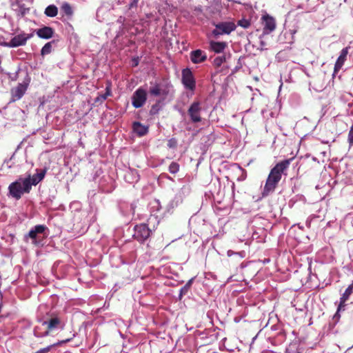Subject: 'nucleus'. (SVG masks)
Wrapping results in <instances>:
<instances>
[{
    "instance_id": "nucleus-1",
    "label": "nucleus",
    "mask_w": 353,
    "mask_h": 353,
    "mask_svg": "<svg viewBox=\"0 0 353 353\" xmlns=\"http://www.w3.org/2000/svg\"><path fill=\"white\" fill-rule=\"evenodd\" d=\"M37 173L32 176L29 174L26 176H19L8 186V196L17 201L19 200L24 194H28L33 185H37L45 177V169L36 170Z\"/></svg>"
},
{
    "instance_id": "nucleus-2",
    "label": "nucleus",
    "mask_w": 353,
    "mask_h": 353,
    "mask_svg": "<svg viewBox=\"0 0 353 353\" xmlns=\"http://www.w3.org/2000/svg\"><path fill=\"white\" fill-rule=\"evenodd\" d=\"M291 161L292 159H285L276 163L275 166L271 169L263 188V195H268L270 192L274 191L276 185L281 179L282 174H286L285 172L288 168Z\"/></svg>"
},
{
    "instance_id": "nucleus-3",
    "label": "nucleus",
    "mask_w": 353,
    "mask_h": 353,
    "mask_svg": "<svg viewBox=\"0 0 353 353\" xmlns=\"http://www.w3.org/2000/svg\"><path fill=\"white\" fill-rule=\"evenodd\" d=\"M149 94L153 97H162L165 99L170 93L172 85L168 82H150Z\"/></svg>"
},
{
    "instance_id": "nucleus-4",
    "label": "nucleus",
    "mask_w": 353,
    "mask_h": 353,
    "mask_svg": "<svg viewBox=\"0 0 353 353\" xmlns=\"http://www.w3.org/2000/svg\"><path fill=\"white\" fill-rule=\"evenodd\" d=\"M42 326L45 327L44 335H49L51 332L63 328V323L57 315H51L42 321Z\"/></svg>"
},
{
    "instance_id": "nucleus-5",
    "label": "nucleus",
    "mask_w": 353,
    "mask_h": 353,
    "mask_svg": "<svg viewBox=\"0 0 353 353\" xmlns=\"http://www.w3.org/2000/svg\"><path fill=\"white\" fill-rule=\"evenodd\" d=\"M215 28L212 31V34L218 39L219 36L230 34L236 29V25L232 21H222L214 23Z\"/></svg>"
},
{
    "instance_id": "nucleus-6",
    "label": "nucleus",
    "mask_w": 353,
    "mask_h": 353,
    "mask_svg": "<svg viewBox=\"0 0 353 353\" xmlns=\"http://www.w3.org/2000/svg\"><path fill=\"white\" fill-rule=\"evenodd\" d=\"M152 234V231L146 223L136 225L134 228L133 237L141 243L146 242Z\"/></svg>"
},
{
    "instance_id": "nucleus-7",
    "label": "nucleus",
    "mask_w": 353,
    "mask_h": 353,
    "mask_svg": "<svg viewBox=\"0 0 353 353\" xmlns=\"http://www.w3.org/2000/svg\"><path fill=\"white\" fill-rule=\"evenodd\" d=\"M33 37L32 33L27 34L23 32L15 35L12 37L10 41L3 42L2 46L8 48H17L19 46H25L27 41Z\"/></svg>"
},
{
    "instance_id": "nucleus-8",
    "label": "nucleus",
    "mask_w": 353,
    "mask_h": 353,
    "mask_svg": "<svg viewBox=\"0 0 353 353\" xmlns=\"http://www.w3.org/2000/svg\"><path fill=\"white\" fill-rule=\"evenodd\" d=\"M48 228L44 225H37L29 231L28 234L26 236L32 240V243L39 245L40 243L41 235L46 236V232L48 231Z\"/></svg>"
},
{
    "instance_id": "nucleus-9",
    "label": "nucleus",
    "mask_w": 353,
    "mask_h": 353,
    "mask_svg": "<svg viewBox=\"0 0 353 353\" xmlns=\"http://www.w3.org/2000/svg\"><path fill=\"white\" fill-rule=\"evenodd\" d=\"M147 100V92L145 89L140 87L132 96V104L135 108H139L143 106Z\"/></svg>"
},
{
    "instance_id": "nucleus-10",
    "label": "nucleus",
    "mask_w": 353,
    "mask_h": 353,
    "mask_svg": "<svg viewBox=\"0 0 353 353\" xmlns=\"http://www.w3.org/2000/svg\"><path fill=\"white\" fill-rule=\"evenodd\" d=\"M201 103L199 101H194L188 110V114L192 123H199L201 121Z\"/></svg>"
},
{
    "instance_id": "nucleus-11",
    "label": "nucleus",
    "mask_w": 353,
    "mask_h": 353,
    "mask_svg": "<svg viewBox=\"0 0 353 353\" xmlns=\"http://www.w3.org/2000/svg\"><path fill=\"white\" fill-rule=\"evenodd\" d=\"M29 84V80L20 83L17 87L11 90L12 101H16L21 99L26 93Z\"/></svg>"
},
{
    "instance_id": "nucleus-12",
    "label": "nucleus",
    "mask_w": 353,
    "mask_h": 353,
    "mask_svg": "<svg viewBox=\"0 0 353 353\" xmlns=\"http://www.w3.org/2000/svg\"><path fill=\"white\" fill-rule=\"evenodd\" d=\"M182 83L187 89L193 90L195 88V80L189 68L183 69L182 71Z\"/></svg>"
},
{
    "instance_id": "nucleus-13",
    "label": "nucleus",
    "mask_w": 353,
    "mask_h": 353,
    "mask_svg": "<svg viewBox=\"0 0 353 353\" xmlns=\"http://www.w3.org/2000/svg\"><path fill=\"white\" fill-rule=\"evenodd\" d=\"M262 20L263 24V33L264 34H268L275 30L276 21L272 17L266 14L262 17Z\"/></svg>"
},
{
    "instance_id": "nucleus-14",
    "label": "nucleus",
    "mask_w": 353,
    "mask_h": 353,
    "mask_svg": "<svg viewBox=\"0 0 353 353\" xmlns=\"http://www.w3.org/2000/svg\"><path fill=\"white\" fill-rule=\"evenodd\" d=\"M353 290V283L350 285H349L347 289L345 290V292L343 294L342 296L341 297V301L340 304L338 306L337 312L334 314L333 319L334 320H338L340 317L339 312L342 310V308L344 307V304L345 301L348 299L350 295L352 293Z\"/></svg>"
},
{
    "instance_id": "nucleus-15",
    "label": "nucleus",
    "mask_w": 353,
    "mask_h": 353,
    "mask_svg": "<svg viewBox=\"0 0 353 353\" xmlns=\"http://www.w3.org/2000/svg\"><path fill=\"white\" fill-rule=\"evenodd\" d=\"M190 59L194 63H200L207 59V55L204 51L197 49L190 52Z\"/></svg>"
},
{
    "instance_id": "nucleus-16",
    "label": "nucleus",
    "mask_w": 353,
    "mask_h": 353,
    "mask_svg": "<svg viewBox=\"0 0 353 353\" xmlns=\"http://www.w3.org/2000/svg\"><path fill=\"white\" fill-rule=\"evenodd\" d=\"M133 132L139 137H143L148 133V125H143L139 121H134L132 123Z\"/></svg>"
},
{
    "instance_id": "nucleus-17",
    "label": "nucleus",
    "mask_w": 353,
    "mask_h": 353,
    "mask_svg": "<svg viewBox=\"0 0 353 353\" xmlns=\"http://www.w3.org/2000/svg\"><path fill=\"white\" fill-rule=\"evenodd\" d=\"M12 8L15 11L18 15L21 17L26 15L29 12L30 9L26 7L22 1L16 0L12 3Z\"/></svg>"
},
{
    "instance_id": "nucleus-18",
    "label": "nucleus",
    "mask_w": 353,
    "mask_h": 353,
    "mask_svg": "<svg viewBox=\"0 0 353 353\" xmlns=\"http://www.w3.org/2000/svg\"><path fill=\"white\" fill-rule=\"evenodd\" d=\"M54 30L50 26H43L36 30L37 35L41 39H49L52 37Z\"/></svg>"
},
{
    "instance_id": "nucleus-19",
    "label": "nucleus",
    "mask_w": 353,
    "mask_h": 353,
    "mask_svg": "<svg viewBox=\"0 0 353 353\" xmlns=\"http://www.w3.org/2000/svg\"><path fill=\"white\" fill-rule=\"evenodd\" d=\"M348 53L347 48L342 49L334 65V73H336L342 68Z\"/></svg>"
},
{
    "instance_id": "nucleus-20",
    "label": "nucleus",
    "mask_w": 353,
    "mask_h": 353,
    "mask_svg": "<svg viewBox=\"0 0 353 353\" xmlns=\"http://www.w3.org/2000/svg\"><path fill=\"white\" fill-rule=\"evenodd\" d=\"M209 44L210 49L215 53L218 54L223 52L227 47V43L224 41H210Z\"/></svg>"
},
{
    "instance_id": "nucleus-21",
    "label": "nucleus",
    "mask_w": 353,
    "mask_h": 353,
    "mask_svg": "<svg viewBox=\"0 0 353 353\" xmlns=\"http://www.w3.org/2000/svg\"><path fill=\"white\" fill-rule=\"evenodd\" d=\"M230 57H231L230 53H228V54L224 53L223 54H222L221 56H218L214 58V59L213 61V65L215 67L219 68L223 63L227 62V60L229 59Z\"/></svg>"
},
{
    "instance_id": "nucleus-22",
    "label": "nucleus",
    "mask_w": 353,
    "mask_h": 353,
    "mask_svg": "<svg viewBox=\"0 0 353 353\" xmlns=\"http://www.w3.org/2000/svg\"><path fill=\"white\" fill-rule=\"evenodd\" d=\"M125 179L127 182L132 183L139 180V175L137 170H129L125 174Z\"/></svg>"
},
{
    "instance_id": "nucleus-23",
    "label": "nucleus",
    "mask_w": 353,
    "mask_h": 353,
    "mask_svg": "<svg viewBox=\"0 0 353 353\" xmlns=\"http://www.w3.org/2000/svg\"><path fill=\"white\" fill-rule=\"evenodd\" d=\"M190 192V188L188 185H183L179 190V193L175 197L176 202H182L183 197L188 195Z\"/></svg>"
},
{
    "instance_id": "nucleus-24",
    "label": "nucleus",
    "mask_w": 353,
    "mask_h": 353,
    "mask_svg": "<svg viewBox=\"0 0 353 353\" xmlns=\"http://www.w3.org/2000/svg\"><path fill=\"white\" fill-rule=\"evenodd\" d=\"M44 13L47 17H54L58 14V8L53 4L49 5L45 9Z\"/></svg>"
},
{
    "instance_id": "nucleus-25",
    "label": "nucleus",
    "mask_w": 353,
    "mask_h": 353,
    "mask_svg": "<svg viewBox=\"0 0 353 353\" xmlns=\"http://www.w3.org/2000/svg\"><path fill=\"white\" fill-rule=\"evenodd\" d=\"M54 41H52L46 43L41 48V54L42 56H46L47 54H50L52 52V44H54Z\"/></svg>"
},
{
    "instance_id": "nucleus-26",
    "label": "nucleus",
    "mask_w": 353,
    "mask_h": 353,
    "mask_svg": "<svg viewBox=\"0 0 353 353\" xmlns=\"http://www.w3.org/2000/svg\"><path fill=\"white\" fill-rule=\"evenodd\" d=\"M42 321H40L41 324L40 325L35 326L34 328V335L36 337H44V336H47V335H44L45 327L42 326Z\"/></svg>"
},
{
    "instance_id": "nucleus-27",
    "label": "nucleus",
    "mask_w": 353,
    "mask_h": 353,
    "mask_svg": "<svg viewBox=\"0 0 353 353\" xmlns=\"http://www.w3.org/2000/svg\"><path fill=\"white\" fill-rule=\"evenodd\" d=\"M61 10L67 16H72V14H73V10H72V8L71 7V6L70 5V3H68V2H64L61 7Z\"/></svg>"
},
{
    "instance_id": "nucleus-28",
    "label": "nucleus",
    "mask_w": 353,
    "mask_h": 353,
    "mask_svg": "<svg viewBox=\"0 0 353 353\" xmlns=\"http://www.w3.org/2000/svg\"><path fill=\"white\" fill-rule=\"evenodd\" d=\"M161 109V106L160 105V101H157L154 105H152L151 109L150 110V115L157 114Z\"/></svg>"
},
{
    "instance_id": "nucleus-29",
    "label": "nucleus",
    "mask_w": 353,
    "mask_h": 353,
    "mask_svg": "<svg viewBox=\"0 0 353 353\" xmlns=\"http://www.w3.org/2000/svg\"><path fill=\"white\" fill-rule=\"evenodd\" d=\"M169 172L172 174H176L179 170V165L176 162H172L169 165Z\"/></svg>"
},
{
    "instance_id": "nucleus-30",
    "label": "nucleus",
    "mask_w": 353,
    "mask_h": 353,
    "mask_svg": "<svg viewBox=\"0 0 353 353\" xmlns=\"http://www.w3.org/2000/svg\"><path fill=\"white\" fill-rule=\"evenodd\" d=\"M193 281H194V278H192L190 279L187 283L183 287L181 288V292L182 293H185L187 294L188 292V291L190 290L191 286H192V284L193 283Z\"/></svg>"
},
{
    "instance_id": "nucleus-31",
    "label": "nucleus",
    "mask_w": 353,
    "mask_h": 353,
    "mask_svg": "<svg viewBox=\"0 0 353 353\" xmlns=\"http://www.w3.org/2000/svg\"><path fill=\"white\" fill-rule=\"evenodd\" d=\"M238 25L243 28H248L250 26V22L248 19H242L238 21Z\"/></svg>"
},
{
    "instance_id": "nucleus-32",
    "label": "nucleus",
    "mask_w": 353,
    "mask_h": 353,
    "mask_svg": "<svg viewBox=\"0 0 353 353\" xmlns=\"http://www.w3.org/2000/svg\"><path fill=\"white\" fill-rule=\"evenodd\" d=\"M110 94H111V92H110V90L108 89L105 93L101 94L96 99V101H105L107 99V97L109 95H110Z\"/></svg>"
},
{
    "instance_id": "nucleus-33",
    "label": "nucleus",
    "mask_w": 353,
    "mask_h": 353,
    "mask_svg": "<svg viewBox=\"0 0 353 353\" xmlns=\"http://www.w3.org/2000/svg\"><path fill=\"white\" fill-rule=\"evenodd\" d=\"M14 157V153L11 156V157L9 159H6L3 162V165H6L8 168H10L13 165V163H10Z\"/></svg>"
},
{
    "instance_id": "nucleus-34",
    "label": "nucleus",
    "mask_w": 353,
    "mask_h": 353,
    "mask_svg": "<svg viewBox=\"0 0 353 353\" xmlns=\"http://www.w3.org/2000/svg\"><path fill=\"white\" fill-rule=\"evenodd\" d=\"M139 1V0H130V3L128 6V9L129 12H130V10H131L132 9L137 8V3H138ZM130 15V14L129 13V16Z\"/></svg>"
},
{
    "instance_id": "nucleus-35",
    "label": "nucleus",
    "mask_w": 353,
    "mask_h": 353,
    "mask_svg": "<svg viewBox=\"0 0 353 353\" xmlns=\"http://www.w3.org/2000/svg\"><path fill=\"white\" fill-rule=\"evenodd\" d=\"M227 255L230 257L233 255H237V256H239V257L241 259L243 258L244 257V254L243 252H234V251H232L231 250H228L227 252Z\"/></svg>"
},
{
    "instance_id": "nucleus-36",
    "label": "nucleus",
    "mask_w": 353,
    "mask_h": 353,
    "mask_svg": "<svg viewBox=\"0 0 353 353\" xmlns=\"http://www.w3.org/2000/svg\"><path fill=\"white\" fill-rule=\"evenodd\" d=\"M348 142L350 145H353V123L348 134Z\"/></svg>"
},
{
    "instance_id": "nucleus-37",
    "label": "nucleus",
    "mask_w": 353,
    "mask_h": 353,
    "mask_svg": "<svg viewBox=\"0 0 353 353\" xmlns=\"http://www.w3.org/2000/svg\"><path fill=\"white\" fill-rule=\"evenodd\" d=\"M103 12V8H99L97 10V14H96V16H97V19L98 21H101L100 19V14L101 13Z\"/></svg>"
},
{
    "instance_id": "nucleus-38",
    "label": "nucleus",
    "mask_w": 353,
    "mask_h": 353,
    "mask_svg": "<svg viewBox=\"0 0 353 353\" xmlns=\"http://www.w3.org/2000/svg\"><path fill=\"white\" fill-rule=\"evenodd\" d=\"M168 146L170 148H174L175 147L176 145V141H173L172 139H170L169 141H168Z\"/></svg>"
},
{
    "instance_id": "nucleus-39",
    "label": "nucleus",
    "mask_w": 353,
    "mask_h": 353,
    "mask_svg": "<svg viewBox=\"0 0 353 353\" xmlns=\"http://www.w3.org/2000/svg\"><path fill=\"white\" fill-rule=\"evenodd\" d=\"M185 294H186L185 293H182V292H181V290H180V292H179V300H180V301H181V300L182 299L183 296L184 295H185Z\"/></svg>"
},
{
    "instance_id": "nucleus-40",
    "label": "nucleus",
    "mask_w": 353,
    "mask_h": 353,
    "mask_svg": "<svg viewBox=\"0 0 353 353\" xmlns=\"http://www.w3.org/2000/svg\"><path fill=\"white\" fill-rule=\"evenodd\" d=\"M185 294H186L185 293H182V292H181V290H180V292H179V300H180V301H181V300L182 299L183 296L184 295H185Z\"/></svg>"
},
{
    "instance_id": "nucleus-41",
    "label": "nucleus",
    "mask_w": 353,
    "mask_h": 353,
    "mask_svg": "<svg viewBox=\"0 0 353 353\" xmlns=\"http://www.w3.org/2000/svg\"><path fill=\"white\" fill-rule=\"evenodd\" d=\"M124 21H125V17H120L118 19V22H119V23H123Z\"/></svg>"
},
{
    "instance_id": "nucleus-42",
    "label": "nucleus",
    "mask_w": 353,
    "mask_h": 353,
    "mask_svg": "<svg viewBox=\"0 0 353 353\" xmlns=\"http://www.w3.org/2000/svg\"><path fill=\"white\" fill-rule=\"evenodd\" d=\"M270 260L269 259H264V261H263V263H269V262H270Z\"/></svg>"
},
{
    "instance_id": "nucleus-43",
    "label": "nucleus",
    "mask_w": 353,
    "mask_h": 353,
    "mask_svg": "<svg viewBox=\"0 0 353 353\" xmlns=\"http://www.w3.org/2000/svg\"><path fill=\"white\" fill-rule=\"evenodd\" d=\"M261 46H264V45H265L264 42H263V41H261Z\"/></svg>"
},
{
    "instance_id": "nucleus-44",
    "label": "nucleus",
    "mask_w": 353,
    "mask_h": 353,
    "mask_svg": "<svg viewBox=\"0 0 353 353\" xmlns=\"http://www.w3.org/2000/svg\"><path fill=\"white\" fill-rule=\"evenodd\" d=\"M131 208H132V210H134V206H133V204H131Z\"/></svg>"
},
{
    "instance_id": "nucleus-45",
    "label": "nucleus",
    "mask_w": 353,
    "mask_h": 353,
    "mask_svg": "<svg viewBox=\"0 0 353 353\" xmlns=\"http://www.w3.org/2000/svg\"><path fill=\"white\" fill-rule=\"evenodd\" d=\"M151 14H147V17L150 18Z\"/></svg>"
}]
</instances>
